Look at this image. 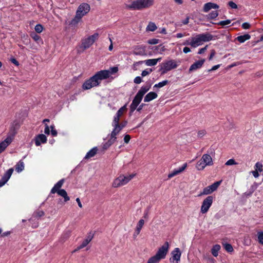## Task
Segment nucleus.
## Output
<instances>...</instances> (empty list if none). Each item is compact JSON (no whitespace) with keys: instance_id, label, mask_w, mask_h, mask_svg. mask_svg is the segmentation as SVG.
<instances>
[{"instance_id":"nucleus-54","label":"nucleus","mask_w":263,"mask_h":263,"mask_svg":"<svg viewBox=\"0 0 263 263\" xmlns=\"http://www.w3.org/2000/svg\"><path fill=\"white\" fill-rule=\"evenodd\" d=\"M208 45H206L204 47L200 49L198 52V53L201 54L205 52L207 49Z\"/></svg>"},{"instance_id":"nucleus-10","label":"nucleus","mask_w":263,"mask_h":263,"mask_svg":"<svg viewBox=\"0 0 263 263\" xmlns=\"http://www.w3.org/2000/svg\"><path fill=\"white\" fill-rule=\"evenodd\" d=\"M93 76L99 85L102 80L106 79L109 77V73L107 70H100Z\"/></svg>"},{"instance_id":"nucleus-60","label":"nucleus","mask_w":263,"mask_h":263,"mask_svg":"<svg viewBox=\"0 0 263 263\" xmlns=\"http://www.w3.org/2000/svg\"><path fill=\"white\" fill-rule=\"evenodd\" d=\"M250 27V25L248 23H244L242 24V27L245 29H249Z\"/></svg>"},{"instance_id":"nucleus-20","label":"nucleus","mask_w":263,"mask_h":263,"mask_svg":"<svg viewBox=\"0 0 263 263\" xmlns=\"http://www.w3.org/2000/svg\"><path fill=\"white\" fill-rule=\"evenodd\" d=\"M218 8H219V6L217 4L209 2L204 5L203 10L204 12H208L212 9H217Z\"/></svg>"},{"instance_id":"nucleus-31","label":"nucleus","mask_w":263,"mask_h":263,"mask_svg":"<svg viewBox=\"0 0 263 263\" xmlns=\"http://www.w3.org/2000/svg\"><path fill=\"white\" fill-rule=\"evenodd\" d=\"M221 182V180L217 181L213 183L212 185L208 186L212 193L217 189Z\"/></svg>"},{"instance_id":"nucleus-59","label":"nucleus","mask_w":263,"mask_h":263,"mask_svg":"<svg viewBox=\"0 0 263 263\" xmlns=\"http://www.w3.org/2000/svg\"><path fill=\"white\" fill-rule=\"evenodd\" d=\"M135 54L136 55H146V53H145V52L143 50H140L139 51H136L135 52Z\"/></svg>"},{"instance_id":"nucleus-34","label":"nucleus","mask_w":263,"mask_h":263,"mask_svg":"<svg viewBox=\"0 0 263 263\" xmlns=\"http://www.w3.org/2000/svg\"><path fill=\"white\" fill-rule=\"evenodd\" d=\"M116 140L110 137V139L106 142L105 144H104L103 148L105 149H107L109 146H110L115 142Z\"/></svg>"},{"instance_id":"nucleus-46","label":"nucleus","mask_w":263,"mask_h":263,"mask_svg":"<svg viewBox=\"0 0 263 263\" xmlns=\"http://www.w3.org/2000/svg\"><path fill=\"white\" fill-rule=\"evenodd\" d=\"M231 23V20H227L226 21H222L219 22L218 23V25H221V26H226V25H229Z\"/></svg>"},{"instance_id":"nucleus-35","label":"nucleus","mask_w":263,"mask_h":263,"mask_svg":"<svg viewBox=\"0 0 263 263\" xmlns=\"http://www.w3.org/2000/svg\"><path fill=\"white\" fill-rule=\"evenodd\" d=\"M161 259L156 255L151 257L147 263H158Z\"/></svg>"},{"instance_id":"nucleus-38","label":"nucleus","mask_w":263,"mask_h":263,"mask_svg":"<svg viewBox=\"0 0 263 263\" xmlns=\"http://www.w3.org/2000/svg\"><path fill=\"white\" fill-rule=\"evenodd\" d=\"M262 164L260 162H257L256 163L254 166V168L255 169V171L261 172L262 171Z\"/></svg>"},{"instance_id":"nucleus-51","label":"nucleus","mask_w":263,"mask_h":263,"mask_svg":"<svg viewBox=\"0 0 263 263\" xmlns=\"http://www.w3.org/2000/svg\"><path fill=\"white\" fill-rule=\"evenodd\" d=\"M141 82L142 79L139 76L136 77L134 80V82L136 84H140L141 83Z\"/></svg>"},{"instance_id":"nucleus-49","label":"nucleus","mask_w":263,"mask_h":263,"mask_svg":"<svg viewBox=\"0 0 263 263\" xmlns=\"http://www.w3.org/2000/svg\"><path fill=\"white\" fill-rule=\"evenodd\" d=\"M228 5L232 9L237 8V5L233 1H230L228 3Z\"/></svg>"},{"instance_id":"nucleus-19","label":"nucleus","mask_w":263,"mask_h":263,"mask_svg":"<svg viewBox=\"0 0 263 263\" xmlns=\"http://www.w3.org/2000/svg\"><path fill=\"white\" fill-rule=\"evenodd\" d=\"M205 62L204 59H202L199 61H197L195 62L194 64H193L190 67L189 71H193L194 70H196L198 69H199L202 67L203 64H204Z\"/></svg>"},{"instance_id":"nucleus-15","label":"nucleus","mask_w":263,"mask_h":263,"mask_svg":"<svg viewBox=\"0 0 263 263\" xmlns=\"http://www.w3.org/2000/svg\"><path fill=\"white\" fill-rule=\"evenodd\" d=\"M93 234L89 233L87 236L86 238L83 241L82 243L73 251V252H75L80 249H81L84 247H85L92 240L93 238Z\"/></svg>"},{"instance_id":"nucleus-28","label":"nucleus","mask_w":263,"mask_h":263,"mask_svg":"<svg viewBox=\"0 0 263 263\" xmlns=\"http://www.w3.org/2000/svg\"><path fill=\"white\" fill-rule=\"evenodd\" d=\"M250 38V35L249 34H245L244 35L237 36L236 40L240 43H244L246 41L249 40Z\"/></svg>"},{"instance_id":"nucleus-58","label":"nucleus","mask_w":263,"mask_h":263,"mask_svg":"<svg viewBox=\"0 0 263 263\" xmlns=\"http://www.w3.org/2000/svg\"><path fill=\"white\" fill-rule=\"evenodd\" d=\"M31 36H32V39L35 41H37L40 40V36L36 34H34L32 35Z\"/></svg>"},{"instance_id":"nucleus-30","label":"nucleus","mask_w":263,"mask_h":263,"mask_svg":"<svg viewBox=\"0 0 263 263\" xmlns=\"http://www.w3.org/2000/svg\"><path fill=\"white\" fill-rule=\"evenodd\" d=\"M220 249V246L219 245H214L211 250L212 255L215 256L217 257L218 255V251H219Z\"/></svg>"},{"instance_id":"nucleus-8","label":"nucleus","mask_w":263,"mask_h":263,"mask_svg":"<svg viewBox=\"0 0 263 263\" xmlns=\"http://www.w3.org/2000/svg\"><path fill=\"white\" fill-rule=\"evenodd\" d=\"M213 199L214 198L213 196H209L203 200L200 209L201 213L205 214L208 212L212 204Z\"/></svg>"},{"instance_id":"nucleus-12","label":"nucleus","mask_w":263,"mask_h":263,"mask_svg":"<svg viewBox=\"0 0 263 263\" xmlns=\"http://www.w3.org/2000/svg\"><path fill=\"white\" fill-rule=\"evenodd\" d=\"M172 257L170 259L171 263H179L180 260L181 252L178 248H175L172 252Z\"/></svg>"},{"instance_id":"nucleus-9","label":"nucleus","mask_w":263,"mask_h":263,"mask_svg":"<svg viewBox=\"0 0 263 263\" xmlns=\"http://www.w3.org/2000/svg\"><path fill=\"white\" fill-rule=\"evenodd\" d=\"M169 243L167 241L165 243L158 249L156 254H155L161 259H163L165 258L166 254L168 252Z\"/></svg>"},{"instance_id":"nucleus-24","label":"nucleus","mask_w":263,"mask_h":263,"mask_svg":"<svg viewBox=\"0 0 263 263\" xmlns=\"http://www.w3.org/2000/svg\"><path fill=\"white\" fill-rule=\"evenodd\" d=\"M158 95L156 92H150L148 93L144 99V101L145 102H150L151 101L157 98Z\"/></svg>"},{"instance_id":"nucleus-33","label":"nucleus","mask_w":263,"mask_h":263,"mask_svg":"<svg viewBox=\"0 0 263 263\" xmlns=\"http://www.w3.org/2000/svg\"><path fill=\"white\" fill-rule=\"evenodd\" d=\"M157 27L153 22H149L146 27V30L148 31H154L156 30Z\"/></svg>"},{"instance_id":"nucleus-41","label":"nucleus","mask_w":263,"mask_h":263,"mask_svg":"<svg viewBox=\"0 0 263 263\" xmlns=\"http://www.w3.org/2000/svg\"><path fill=\"white\" fill-rule=\"evenodd\" d=\"M120 118L119 116L115 115L114 117V119L112 122V125H120L119 124V121H120Z\"/></svg>"},{"instance_id":"nucleus-63","label":"nucleus","mask_w":263,"mask_h":263,"mask_svg":"<svg viewBox=\"0 0 263 263\" xmlns=\"http://www.w3.org/2000/svg\"><path fill=\"white\" fill-rule=\"evenodd\" d=\"M183 51L184 53H187L191 51V49L190 48H189L187 47H185L183 49Z\"/></svg>"},{"instance_id":"nucleus-18","label":"nucleus","mask_w":263,"mask_h":263,"mask_svg":"<svg viewBox=\"0 0 263 263\" xmlns=\"http://www.w3.org/2000/svg\"><path fill=\"white\" fill-rule=\"evenodd\" d=\"M142 99L141 98L136 95L130 106L131 112H133L137 108Z\"/></svg>"},{"instance_id":"nucleus-7","label":"nucleus","mask_w":263,"mask_h":263,"mask_svg":"<svg viewBox=\"0 0 263 263\" xmlns=\"http://www.w3.org/2000/svg\"><path fill=\"white\" fill-rule=\"evenodd\" d=\"M213 164L211 156L209 154H204L196 165V168L199 170H203L206 166H211Z\"/></svg>"},{"instance_id":"nucleus-11","label":"nucleus","mask_w":263,"mask_h":263,"mask_svg":"<svg viewBox=\"0 0 263 263\" xmlns=\"http://www.w3.org/2000/svg\"><path fill=\"white\" fill-rule=\"evenodd\" d=\"M98 85L99 84L97 81H96L94 77L92 76L84 82L82 85V88L84 90H87Z\"/></svg>"},{"instance_id":"nucleus-45","label":"nucleus","mask_w":263,"mask_h":263,"mask_svg":"<svg viewBox=\"0 0 263 263\" xmlns=\"http://www.w3.org/2000/svg\"><path fill=\"white\" fill-rule=\"evenodd\" d=\"M34 29L37 33H41L43 30V27L41 24H37L35 26Z\"/></svg>"},{"instance_id":"nucleus-57","label":"nucleus","mask_w":263,"mask_h":263,"mask_svg":"<svg viewBox=\"0 0 263 263\" xmlns=\"http://www.w3.org/2000/svg\"><path fill=\"white\" fill-rule=\"evenodd\" d=\"M220 66V64H218V65H215L214 66H213L211 69H209V71L210 72V71H212L216 70L218 68H219Z\"/></svg>"},{"instance_id":"nucleus-53","label":"nucleus","mask_w":263,"mask_h":263,"mask_svg":"<svg viewBox=\"0 0 263 263\" xmlns=\"http://www.w3.org/2000/svg\"><path fill=\"white\" fill-rule=\"evenodd\" d=\"M130 136L129 135H126L124 137V141L125 143L127 144L129 142Z\"/></svg>"},{"instance_id":"nucleus-48","label":"nucleus","mask_w":263,"mask_h":263,"mask_svg":"<svg viewBox=\"0 0 263 263\" xmlns=\"http://www.w3.org/2000/svg\"><path fill=\"white\" fill-rule=\"evenodd\" d=\"M224 249L229 252H232L233 250L232 246L229 243L224 244Z\"/></svg>"},{"instance_id":"nucleus-52","label":"nucleus","mask_w":263,"mask_h":263,"mask_svg":"<svg viewBox=\"0 0 263 263\" xmlns=\"http://www.w3.org/2000/svg\"><path fill=\"white\" fill-rule=\"evenodd\" d=\"M206 134V132L205 130H201L198 133V137L199 138H202Z\"/></svg>"},{"instance_id":"nucleus-2","label":"nucleus","mask_w":263,"mask_h":263,"mask_svg":"<svg viewBox=\"0 0 263 263\" xmlns=\"http://www.w3.org/2000/svg\"><path fill=\"white\" fill-rule=\"evenodd\" d=\"M154 0H135L130 4L126 5V8L132 10H142L151 7L154 4Z\"/></svg>"},{"instance_id":"nucleus-32","label":"nucleus","mask_w":263,"mask_h":263,"mask_svg":"<svg viewBox=\"0 0 263 263\" xmlns=\"http://www.w3.org/2000/svg\"><path fill=\"white\" fill-rule=\"evenodd\" d=\"M144 224V220L143 219H140L139 221V222L137 225V227H136V232L137 233V235H138L140 233Z\"/></svg>"},{"instance_id":"nucleus-40","label":"nucleus","mask_w":263,"mask_h":263,"mask_svg":"<svg viewBox=\"0 0 263 263\" xmlns=\"http://www.w3.org/2000/svg\"><path fill=\"white\" fill-rule=\"evenodd\" d=\"M218 15V13L217 11H213L208 14V18L214 19Z\"/></svg>"},{"instance_id":"nucleus-1","label":"nucleus","mask_w":263,"mask_h":263,"mask_svg":"<svg viewBox=\"0 0 263 263\" xmlns=\"http://www.w3.org/2000/svg\"><path fill=\"white\" fill-rule=\"evenodd\" d=\"M212 40L213 35L209 33L198 34L191 38L190 45L193 48H196L202 45L204 42Z\"/></svg>"},{"instance_id":"nucleus-5","label":"nucleus","mask_w":263,"mask_h":263,"mask_svg":"<svg viewBox=\"0 0 263 263\" xmlns=\"http://www.w3.org/2000/svg\"><path fill=\"white\" fill-rule=\"evenodd\" d=\"M99 34L98 33L88 35L81 40V44L80 47L83 50H85L90 48L93 43L98 40Z\"/></svg>"},{"instance_id":"nucleus-39","label":"nucleus","mask_w":263,"mask_h":263,"mask_svg":"<svg viewBox=\"0 0 263 263\" xmlns=\"http://www.w3.org/2000/svg\"><path fill=\"white\" fill-rule=\"evenodd\" d=\"M212 192H211V191L210 190V188L209 187V186H207L206 187H205L203 190V192L202 193H201L199 196H201L202 195H209V194H211Z\"/></svg>"},{"instance_id":"nucleus-55","label":"nucleus","mask_w":263,"mask_h":263,"mask_svg":"<svg viewBox=\"0 0 263 263\" xmlns=\"http://www.w3.org/2000/svg\"><path fill=\"white\" fill-rule=\"evenodd\" d=\"M251 173L252 174L253 176L255 178H258L259 176L258 172L257 171H255V170L253 171H251Z\"/></svg>"},{"instance_id":"nucleus-16","label":"nucleus","mask_w":263,"mask_h":263,"mask_svg":"<svg viewBox=\"0 0 263 263\" xmlns=\"http://www.w3.org/2000/svg\"><path fill=\"white\" fill-rule=\"evenodd\" d=\"M187 166V163H185L183 164V165L181 167H180L177 169L174 170L168 175V178H171L173 177L174 176H176V175L179 174L180 173H182L186 168Z\"/></svg>"},{"instance_id":"nucleus-50","label":"nucleus","mask_w":263,"mask_h":263,"mask_svg":"<svg viewBox=\"0 0 263 263\" xmlns=\"http://www.w3.org/2000/svg\"><path fill=\"white\" fill-rule=\"evenodd\" d=\"M50 128H51V135L53 136H56L57 135V130L54 129V125H51L50 126Z\"/></svg>"},{"instance_id":"nucleus-64","label":"nucleus","mask_w":263,"mask_h":263,"mask_svg":"<svg viewBox=\"0 0 263 263\" xmlns=\"http://www.w3.org/2000/svg\"><path fill=\"white\" fill-rule=\"evenodd\" d=\"M159 33L166 34V30L165 28H162L160 29V30L159 31Z\"/></svg>"},{"instance_id":"nucleus-17","label":"nucleus","mask_w":263,"mask_h":263,"mask_svg":"<svg viewBox=\"0 0 263 263\" xmlns=\"http://www.w3.org/2000/svg\"><path fill=\"white\" fill-rule=\"evenodd\" d=\"M112 126L114 128L110 134V137L116 140V136L119 134L120 131L124 127V125H116Z\"/></svg>"},{"instance_id":"nucleus-42","label":"nucleus","mask_w":263,"mask_h":263,"mask_svg":"<svg viewBox=\"0 0 263 263\" xmlns=\"http://www.w3.org/2000/svg\"><path fill=\"white\" fill-rule=\"evenodd\" d=\"M108 72L109 73V76L111 74H114L118 71V68L116 66H114L111 67L109 70H107Z\"/></svg>"},{"instance_id":"nucleus-29","label":"nucleus","mask_w":263,"mask_h":263,"mask_svg":"<svg viewBox=\"0 0 263 263\" xmlns=\"http://www.w3.org/2000/svg\"><path fill=\"white\" fill-rule=\"evenodd\" d=\"M24 163L20 160L15 165V171L17 173H21L24 169Z\"/></svg>"},{"instance_id":"nucleus-23","label":"nucleus","mask_w":263,"mask_h":263,"mask_svg":"<svg viewBox=\"0 0 263 263\" xmlns=\"http://www.w3.org/2000/svg\"><path fill=\"white\" fill-rule=\"evenodd\" d=\"M149 86H143L141 87L136 95L142 99L143 96L149 90Z\"/></svg>"},{"instance_id":"nucleus-22","label":"nucleus","mask_w":263,"mask_h":263,"mask_svg":"<svg viewBox=\"0 0 263 263\" xmlns=\"http://www.w3.org/2000/svg\"><path fill=\"white\" fill-rule=\"evenodd\" d=\"M47 141V138L44 134H40L36 136L35 143L36 146H40L41 143H45Z\"/></svg>"},{"instance_id":"nucleus-14","label":"nucleus","mask_w":263,"mask_h":263,"mask_svg":"<svg viewBox=\"0 0 263 263\" xmlns=\"http://www.w3.org/2000/svg\"><path fill=\"white\" fill-rule=\"evenodd\" d=\"M13 172L12 168H9L0 180V187L3 186L10 179Z\"/></svg>"},{"instance_id":"nucleus-25","label":"nucleus","mask_w":263,"mask_h":263,"mask_svg":"<svg viewBox=\"0 0 263 263\" xmlns=\"http://www.w3.org/2000/svg\"><path fill=\"white\" fill-rule=\"evenodd\" d=\"M64 182V180L61 179L60 181H59L52 187V189L51 190V193L54 194L55 193L59 190H60V189L62 187L63 183Z\"/></svg>"},{"instance_id":"nucleus-61","label":"nucleus","mask_w":263,"mask_h":263,"mask_svg":"<svg viewBox=\"0 0 263 263\" xmlns=\"http://www.w3.org/2000/svg\"><path fill=\"white\" fill-rule=\"evenodd\" d=\"M44 133L47 135H49L50 134L49 127L47 124H45Z\"/></svg>"},{"instance_id":"nucleus-13","label":"nucleus","mask_w":263,"mask_h":263,"mask_svg":"<svg viewBox=\"0 0 263 263\" xmlns=\"http://www.w3.org/2000/svg\"><path fill=\"white\" fill-rule=\"evenodd\" d=\"M177 67V65L175 61L170 60L163 64L161 69L163 70V73H164L168 71L176 68Z\"/></svg>"},{"instance_id":"nucleus-56","label":"nucleus","mask_w":263,"mask_h":263,"mask_svg":"<svg viewBox=\"0 0 263 263\" xmlns=\"http://www.w3.org/2000/svg\"><path fill=\"white\" fill-rule=\"evenodd\" d=\"M35 214L36 215V216L42 217L43 215H44V212L43 211H39L36 212L35 213Z\"/></svg>"},{"instance_id":"nucleus-27","label":"nucleus","mask_w":263,"mask_h":263,"mask_svg":"<svg viewBox=\"0 0 263 263\" xmlns=\"http://www.w3.org/2000/svg\"><path fill=\"white\" fill-rule=\"evenodd\" d=\"M56 193H57L59 195L63 197L64 198V201L65 202H67L69 200L70 198L67 195V193L65 190H59Z\"/></svg>"},{"instance_id":"nucleus-43","label":"nucleus","mask_w":263,"mask_h":263,"mask_svg":"<svg viewBox=\"0 0 263 263\" xmlns=\"http://www.w3.org/2000/svg\"><path fill=\"white\" fill-rule=\"evenodd\" d=\"M258 240L260 243L263 245V232H259L257 233Z\"/></svg>"},{"instance_id":"nucleus-4","label":"nucleus","mask_w":263,"mask_h":263,"mask_svg":"<svg viewBox=\"0 0 263 263\" xmlns=\"http://www.w3.org/2000/svg\"><path fill=\"white\" fill-rule=\"evenodd\" d=\"M18 125L16 123L15 125L12 124L10 128L9 134L5 140L0 143V154L2 153L7 147L11 143L14 136L16 133Z\"/></svg>"},{"instance_id":"nucleus-36","label":"nucleus","mask_w":263,"mask_h":263,"mask_svg":"<svg viewBox=\"0 0 263 263\" xmlns=\"http://www.w3.org/2000/svg\"><path fill=\"white\" fill-rule=\"evenodd\" d=\"M126 110V105L123 106V107H121L116 113V115L119 116V117H121L124 112Z\"/></svg>"},{"instance_id":"nucleus-21","label":"nucleus","mask_w":263,"mask_h":263,"mask_svg":"<svg viewBox=\"0 0 263 263\" xmlns=\"http://www.w3.org/2000/svg\"><path fill=\"white\" fill-rule=\"evenodd\" d=\"M161 58L148 59L144 60V61H141L140 62L145 63V64L147 66H155L158 62H160L161 60Z\"/></svg>"},{"instance_id":"nucleus-62","label":"nucleus","mask_w":263,"mask_h":263,"mask_svg":"<svg viewBox=\"0 0 263 263\" xmlns=\"http://www.w3.org/2000/svg\"><path fill=\"white\" fill-rule=\"evenodd\" d=\"M10 61L13 63L14 65H15L16 66H18L19 65V63L14 58H12L10 59Z\"/></svg>"},{"instance_id":"nucleus-44","label":"nucleus","mask_w":263,"mask_h":263,"mask_svg":"<svg viewBox=\"0 0 263 263\" xmlns=\"http://www.w3.org/2000/svg\"><path fill=\"white\" fill-rule=\"evenodd\" d=\"M153 71L152 69H146L143 71H142L141 73L142 77H144L148 74H149Z\"/></svg>"},{"instance_id":"nucleus-47","label":"nucleus","mask_w":263,"mask_h":263,"mask_svg":"<svg viewBox=\"0 0 263 263\" xmlns=\"http://www.w3.org/2000/svg\"><path fill=\"white\" fill-rule=\"evenodd\" d=\"M237 163L236 162L234 159H230L229 160H228L225 164L226 165H236Z\"/></svg>"},{"instance_id":"nucleus-26","label":"nucleus","mask_w":263,"mask_h":263,"mask_svg":"<svg viewBox=\"0 0 263 263\" xmlns=\"http://www.w3.org/2000/svg\"><path fill=\"white\" fill-rule=\"evenodd\" d=\"M97 151L98 149L96 147L92 148L87 153L84 157V159H88L93 157L97 154Z\"/></svg>"},{"instance_id":"nucleus-37","label":"nucleus","mask_w":263,"mask_h":263,"mask_svg":"<svg viewBox=\"0 0 263 263\" xmlns=\"http://www.w3.org/2000/svg\"><path fill=\"white\" fill-rule=\"evenodd\" d=\"M168 83V81L167 80H164L157 84H156L154 87L156 88H161L166 85V84H167Z\"/></svg>"},{"instance_id":"nucleus-3","label":"nucleus","mask_w":263,"mask_h":263,"mask_svg":"<svg viewBox=\"0 0 263 263\" xmlns=\"http://www.w3.org/2000/svg\"><path fill=\"white\" fill-rule=\"evenodd\" d=\"M89 5L87 3L81 4L78 8L74 18L71 21L72 24H78L83 16L86 15L90 11Z\"/></svg>"},{"instance_id":"nucleus-6","label":"nucleus","mask_w":263,"mask_h":263,"mask_svg":"<svg viewBox=\"0 0 263 263\" xmlns=\"http://www.w3.org/2000/svg\"><path fill=\"white\" fill-rule=\"evenodd\" d=\"M135 176V174L126 176L121 175L114 180L112 185L114 187H118L123 186L129 182Z\"/></svg>"}]
</instances>
